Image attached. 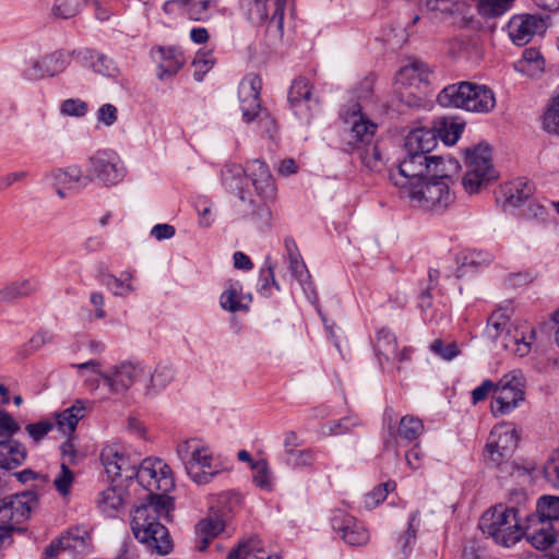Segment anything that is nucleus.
I'll return each instance as SVG.
<instances>
[{
    "mask_svg": "<svg viewBox=\"0 0 559 559\" xmlns=\"http://www.w3.org/2000/svg\"><path fill=\"white\" fill-rule=\"evenodd\" d=\"M88 175L106 186L117 185L126 174L124 166L114 151H98L88 159Z\"/></svg>",
    "mask_w": 559,
    "mask_h": 559,
    "instance_id": "obj_16",
    "label": "nucleus"
},
{
    "mask_svg": "<svg viewBox=\"0 0 559 559\" xmlns=\"http://www.w3.org/2000/svg\"><path fill=\"white\" fill-rule=\"evenodd\" d=\"M247 465L251 471V480L255 487L263 491H272L274 488V473L265 457L254 459L247 452Z\"/></svg>",
    "mask_w": 559,
    "mask_h": 559,
    "instance_id": "obj_28",
    "label": "nucleus"
},
{
    "mask_svg": "<svg viewBox=\"0 0 559 559\" xmlns=\"http://www.w3.org/2000/svg\"><path fill=\"white\" fill-rule=\"evenodd\" d=\"M544 66L545 60L539 50L531 47L523 51L522 58L516 64V69L520 72L534 75L537 72H542L544 70Z\"/></svg>",
    "mask_w": 559,
    "mask_h": 559,
    "instance_id": "obj_46",
    "label": "nucleus"
},
{
    "mask_svg": "<svg viewBox=\"0 0 559 559\" xmlns=\"http://www.w3.org/2000/svg\"><path fill=\"white\" fill-rule=\"evenodd\" d=\"M82 1L83 0H56L52 7V13L55 16L61 19H70L80 12Z\"/></svg>",
    "mask_w": 559,
    "mask_h": 559,
    "instance_id": "obj_58",
    "label": "nucleus"
},
{
    "mask_svg": "<svg viewBox=\"0 0 559 559\" xmlns=\"http://www.w3.org/2000/svg\"><path fill=\"white\" fill-rule=\"evenodd\" d=\"M430 350L444 360H452L461 353L455 342L444 343L440 338L430 344Z\"/></svg>",
    "mask_w": 559,
    "mask_h": 559,
    "instance_id": "obj_59",
    "label": "nucleus"
},
{
    "mask_svg": "<svg viewBox=\"0 0 559 559\" xmlns=\"http://www.w3.org/2000/svg\"><path fill=\"white\" fill-rule=\"evenodd\" d=\"M75 52V50H56L40 59H36L24 71V78L28 81H37L45 76H55L68 68Z\"/></svg>",
    "mask_w": 559,
    "mask_h": 559,
    "instance_id": "obj_17",
    "label": "nucleus"
},
{
    "mask_svg": "<svg viewBox=\"0 0 559 559\" xmlns=\"http://www.w3.org/2000/svg\"><path fill=\"white\" fill-rule=\"evenodd\" d=\"M465 164L467 171L462 183L466 192L476 193L483 186H487L497 178L491 164V148L488 144H478L465 150Z\"/></svg>",
    "mask_w": 559,
    "mask_h": 559,
    "instance_id": "obj_7",
    "label": "nucleus"
},
{
    "mask_svg": "<svg viewBox=\"0 0 559 559\" xmlns=\"http://www.w3.org/2000/svg\"><path fill=\"white\" fill-rule=\"evenodd\" d=\"M219 305L224 310L230 313H235L245 308V305L241 302V285L238 282L228 283V286L219 297Z\"/></svg>",
    "mask_w": 559,
    "mask_h": 559,
    "instance_id": "obj_48",
    "label": "nucleus"
},
{
    "mask_svg": "<svg viewBox=\"0 0 559 559\" xmlns=\"http://www.w3.org/2000/svg\"><path fill=\"white\" fill-rule=\"evenodd\" d=\"M396 488L394 480H388L383 484L378 485L365 496L364 504L367 509L376 508L380 502L384 501L388 493Z\"/></svg>",
    "mask_w": 559,
    "mask_h": 559,
    "instance_id": "obj_55",
    "label": "nucleus"
},
{
    "mask_svg": "<svg viewBox=\"0 0 559 559\" xmlns=\"http://www.w3.org/2000/svg\"><path fill=\"white\" fill-rule=\"evenodd\" d=\"M525 514L521 506H497L481 519L480 528L497 545L512 547L523 537Z\"/></svg>",
    "mask_w": 559,
    "mask_h": 559,
    "instance_id": "obj_4",
    "label": "nucleus"
},
{
    "mask_svg": "<svg viewBox=\"0 0 559 559\" xmlns=\"http://www.w3.org/2000/svg\"><path fill=\"white\" fill-rule=\"evenodd\" d=\"M477 11L483 17H498L508 12L514 0H474Z\"/></svg>",
    "mask_w": 559,
    "mask_h": 559,
    "instance_id": "obj_49",
    "label": "nucleus"
},
{
    "mask_svg": "<svg viewBox=\"0 0 559 559\" xmlns=\"http://www.w3.org/2000/svg\"><path fill=\"white\" fill-rule=\"evenodd\" d=\"M488 329L495 330V337L500 338L501 345L520 357L526 356L535 340V330L526 322L510 323L508 319L496 320L492 314L488 320Z\"/></svg>",
    "mask_w": 559,
    "mask_h": 559,
    "instance_id": "obj_8",
    "label": "nucleus"
},
{
    "mask_svg": "<svg viewBox=\"0 0 559 559\" xmlns=\"http://www.w3.org/2000/svg\"><path fill=\"white\" fill-rule=\"evenodd\" d=\"M523 537L534 548L545 550L556 542V532L550 522L531 521V514L525 513Z\"/></svg>",
    "mask_w": 559,
    "mask_h": 559,
    "instance_id": "obj_20",
    "label": "nucleus"
},
{
    "mask_svg": "<svg viewBox=\"0 0 559 559\" xmlns=\"http://www.w3.org/2000/svg\"><path fill=\"white\" fill-rule=\"evenodd\" d=\"M472 90L468 99V111L486 114L495 108L496 97L488 86L472 83Z\"/></svg>",
    "mask_w": 559,
    "mask_h": 559,
    "instance_id": "obj_36",
    "label": "nucleus"
},
{
    "mask_svg": "<svg viewBox=\"0 0 559 559\" xmlns=\"http://www.w3.org/2000/svg\"><path fill=\"white\" fill-rule=\"evenodd\" d=\"M361 421L357 416L348 415L340 418L338 420L329 421L323 426V433L328 436H338L350 432L356 427L360 426Z\"/></svg>",
    "mask_w": 559,
    "mask_h": 559,
    "instance_id": "obj_52",
    "label": "nucleus"
},
{
    "mask_svg": "<svg viewBox=\"0 0 559 559\" xmlns=\"http://www.w3.org/2000/svg\"><path fill=\"white\" fill-rule=\"evenodd\" d=\"M66 551L70 555H84L92 548V537L84 526H74L61 534Z\"/></svg>",
    "mask_w": 559,
    "mask_h": 559,
    "instance_id": "obj_33",
    "label": "nucleus"
},
{
    "mask_svg": "<svg viewBox=\"0 0 559 559\" xmlns=\"http://www.w3.org/2000/svg\"><path fill=\"white\" fill-rule=\"evenodd\" d=\"M247 177L253 187V197L249 200L247 217L258 229L269 227L272 213L270 205L275 201L277 188L267 165L253 159L247 165Z\"/></svg>",
    "mask_w": 559,
    "mask_h": 559,
    "instance_id": "obj_3",
    "label": "nucleus"
},
{
    "mask_svg": "<svg viewBox=\"0 0 559 559\" xmlns=\"http://www.w3.org/2000/svg\"><path fill=\"white\" fill-rule=\"evenodd\" d=\"M431 155L423 152H405V156L399 163L396 170H391L389 178L394 186L401 188V194L407 188L427 179Z\"/></svg>",
    "mask_w": 559,
    "mask_h": 559,
    "instance_id": "obj_12",
    "label": "nucleus"
},
{
    "mask_svg": "<svg viewBox=\"0 0 559 559\" xmlns=\"http://www.w3.org/2000/svg\"><path fill=\"white\" fill-rule=\"evenodd\" d=\"M316 452L312 449H288L285 451V463L293 468H305L313 464Z\"/></svg>",
    "mask_w": 559,
    "mask_h": 559,
    "instance_id": "obj_51",
    "label": "nucleus"
},
{
    "mask_svg": "<svg viewBox=\"0 0 559 559\" xmlns=\"http://www.w3.org/2000/svg\"><path fill=\"white\" fill-rule=\"evenodd\" d=\"M544 477L555 488H559V448L544 465Z\"/></svg>",
    "mask_w": 559,
    "mask_h": 559,
    "instance_id": "obj_63",
    "label": "nucleus"
},
{
    "mask_svg": "<svg viewBox=\"0 0 559 559\" xmlns=\"http://www.w3.org/2000/svg\"><path fill=\"white\" fill-rule=\"evenodd\" d=\"M53 186H64L67 189L81 190L92 182L90 175H83L81 167L73 165L66 169H53L47 175Z\"/></svg>",
    "mask_w": 559,
    "mask_h": 559,
    "instance_id": "obj_27",
    "label": "nucleus"
},
{
    "mask_svg": "<svg viewBox=\"0 0 559 559\" xmlns=\"http://www.w3.org/2000/svg\"><path fill=\"white\" fill-rule=\"evenodd\" d=\"M146 377L150 376L148 381L144 385V393L146 396H155L175 379V369L173 365L160 362L153 372L146 370Z\"/></svg>",
    "mask_w": 559,
    "mask_h": 559,
    "instance_id": "obj_34",
    "label": "nucleus"
},
{
    "mask_svg": "<svg viewBox=\"0 0 559 559\" xmlns=\"http://www.w3.org/2000/svg\"><path fill=\"white\" fill-rule=\"evenodd\" d=\"M524 402V380L520 372L503 376L491 395V413L495 417L510 414Z\"/></svg>",
    "mask_w": 559,
    "mask_h": 559,
    "instance_id": "obj_11",
    "label": "nucleus"
},
{
    "mask_svg": "<svg viewBox=\"0 0 559 559\" xmlns=\"http://www.w3.org/2000/svg\"><path fill=\"white\" fill-rule=\"evenodd\" d=\"M428 76L429 72L426 64L420 61H414L403 67L397 72L395 79L397 83L412 86L421 82H427Z\"/></svg>",
    "mask_w": 559,
    "mask_h": 559,
    "instance_id": "obj_41",
    "label": "nucleus"
},
{
    "mask_svg": "<svg viewBox=\"0 0 559 559\" xmlns=\"http://www.w3.org/2000/svg\"><path fill=\"white\" fill-rule=\"evenodd\" d=\"M177 454L185 465L187 474L195 484H207L219 473L210 450L201 447L197 439L186 440L178 444Z\"/></svg>",
    "mask_w": 559,
    "mask_h": 559,
    "instance_id": "obj_5",
    "label": "nucleus"
},
{
    "mask_svg": "<svg viewBox=\"0 0 559 559\" xmlns=\"http://www.w3.org/2000/svg\"><path fill=\"white\" fill-rule=\"evenodd\" d=\"M465 7L464 0H419L420 10L430 13L436 19H448L462 14Z\"/></svg>",
    "mask_w": 559,
    "mask_h": 559,
    "instance_id": "obj_31",
    "label": "nucleus"
},
{
    "mask_svg": "<svg viewBox=\"0 0 559 559\" xmlns=\"http://www.w3.org/2000/svg\"><path fill=\"white\" fill-rule=\"evenodd\" d=\"M245 170L240 165L226 166L222 170V181L230 191L236 192L240 200H243Z\"/></svg>",
    "mask_w": 559,
    "mask_h": 559,
    "instance_id": "obj_43",
    "label": "nucleus"
},
{
    "mask_svg": "<svg viewBox=\"0 0 559 559\" xmlns=\"http://www.w3.org/2000/svg\"><path fill=\"white\" fill-rule=\"evenodd\" d=\"M88 105L80 98H68L60 105V112L63 116L84 117L87 114Z\"/></svg>",
    "mask_w": 559,
    "mask_h": 559,
    "instance_id": "obj_60",
    "label": "nucleus"
},
{
    "mask_svg": "<svg viewBox=\"0 0 559 559\" xmlns=\"http://www.w3.org/2000/svg\"><path fill=\"white\" fill-rule=\"evenodd\" d=\"M43 495L36 487L8 496L15 513V524H21L31 518L32 512L38 508Z\"/></svg>",
    "mask_w": 559,
    "mask_h": 559,
    "instance_id": "obj_24",
    "label": "nucleus"
},
{
    "mask_svg": "<svg viewBox=\"0 0 559 559\" xmlns=\"http://www.w3.org/2000/svg\"><path fill=\"white\" fill-rule=\"evenodd\" d=\"M124 491L121 487L111 486L100 491L97 499L98 509L107 516L115 514L123 507Z\"/></svg>",
    "mask_w": 559,
    "mask_h": 559,
    "instance_id": "obj_37",
    "label": "nucleus"
},
{
    "mask_svg": "<svg viewBox=\"0 0 559 559\" xmlns=\"http://www.w3.org/2000/svg\"><path fill=\"white\" fill-rule=\"evenodd\" d=\"M484 461L487 467L497 468L501 476H511L516 471H523L524 473H530L534 469V467H523L521 468L512 461L513 455H504V451L498 450V448L490 447L489 443H486L484 448Z\"/></svg>",
    "mask_w": 559,
    "mask_h": 559,
    "instance_id": "obj_25",
    "label": "nucleus"
},
{
    "mask_svg": "<svg viewBox=\"0 0 559 559\" xmlns=\"http://www.w3.org/2000/svg\"><path fill=\"white\" fill-rule=\"evenodd\" d=\"M152 52L158 56L156 76L160 81L176 75L185 64L183 53L176 47L158 46Z\"/></svg>",
    "mask_w": 559,
    "mask_h": 559,
    "instance_id": "obj_22",
    "label": "nucleus"
},
{
    "mask_svg": "<svg viewBox=\"0 0 559 559\" xmlns=\"http://www.w3.org/2000/svg\"><path fill=\"white\" fill-rule=\"evenodd\" d=\"M331 526L350 546H364L369 542V532L365 525L343 510L333 512Z\"/></svg>",
    "mask_w": 559,
    "mask_h": 559,
    "instance_id": "obj_18",
    "label": "nucleus"
},
{
    "mask_svg": "<svg viewBox=\"0 0 559 559\" xmlns=\"http://www.w3.org/2000/svg\"><path fill=\"white\" fill-rule=\"evenodd\" d=\"M543 128L549 133H559V86L544 114Z\"/></svg>",
    "mask_w": 559,
    "mask_h": 559,
    "instance_id": "obj_54",
    "label": "nucleus"
},
{
    "mask_svg": "<svg viewBox=\"0 0 559 559\" xmlns=\"http://www.w3.org/2000/svg\"><path fill=\"white\" fill-rule=\"evenodd\" d=\"M217 5V0H188L186 7L187 16L195 22H206L212 16V10Z\"/></svg>",
    "mask_w": 559,
    "mask_h": 559,
    "instance_id": "obj_45",
    "label": "nucleus"
},
{
    "mask_svg": "<svg viewBox=\"0 0 559 559\" xmlns=\"http://www.w3.org/2000/svg\"><path fill=\"white\" fill-rule=\"evenodd\" d=\"M460 168L459 162L452 157L444 158L431 155L427 179L449 182L459 173Z\"/></svg>",
    "mask_w": 559,
    "mask_h": 559,
    "instance_id": "obj_35",
    "label": "nucleus"
},
{
    "mask_svg": "<svg viewBox=\"0 0 559 559\" xmlns=\"http://www.w3.org/2000/svg\"><path fill=\"white\" fill-rule=\"evenodd\" d=\"M247 80L249 81L251 92L250 105L247 107V126L261 136L274 139L277 133V122L260 98L262 79L259 75L250 74L247 76Z\"/></svg>",
    "mask_w": 559,
    "mask_h": 559,
    "instance_id": "obj_10",
    "label": "nucleus"
},
{
    "mask_svg": "<svg viewBox=\"0 0 559 559\" xmlns=\"http://www.w3.org/2000/svg\"><path fill=\"white\" fill-rule=\"evenodd\" d=\"M16 479L20 483H28V481H37V484L34 486V488H38V490L44 493L46 491V488L49 486V479L48 476L45 474L36 473L31 468H25L21 472H16L14 474Z\"/></svg>",
    "mask_w": 559,
    "mask_h": 559,
    "instance_id": "obj_61",
    "label": "nucleus"
},
{
    "mask_svg": "<svg viewBox=\"0 0 559 559\" xmlns=\"http://www.w3.org/2000/svg\"><path fill=\"white\" fill-rule=\"evenodd\" d=\"M223 530L224 523L217 518H207L201 520L195 527L198 536H210L212 538H215Z\"/></svg>",
    "mask_w": 559,
    "mask_h": 559,
    "instance_id": "obj_62",
    "label": "nucleus"
},
{
    "mask_svg": "<svg viewBox=\"0 0 559 559\" xmlns=\"http://www.w3.org/2000/svg\"><path fill=\"white\" fill-rule=\"evenodd\" d=\"M173 511L174 498L163 495L147 500L132 511V534L150 552L166 556L173 551L174 540L162 523V520L171 521Z\"/></svg>",
    "mask_w": 559,
    "mask_h": 559,
    "instance_id": "obj_1",
    "label": "nucleus"
},
{
    "mask_svg": "<svg viewBox=\"0 0 559 559\" xmlns=\"http://www.w3.org/2000/svg\"><path fill=\"white\" fill-rule=\"evenodd\" d=\"M437 145V135L433 130L418 128L412 130L405 138V152H423L428 155Z\"/></svg>",
    "mask_w": 559,
    "mask_h": 559,
    "instance_id": "obj_32",
    "label": "nucleus"
},
{
    "mask_svg": "<svg viewBox=\"0 0 559 559\" xmlns=\"http://www.w3.org/2000/svg\"><path fill=\"white\" fill-rule=\"evenodd\" d=\"M78 55L82 56L84 59H91L92 68L96 73L110 76L116 70L114 61L103 53L85 49L78 51Z\"/></svg>",
    "mask_w": 559,
    "mask_h": 559,
    "instance_id": "obj_50",
    "label": "nucleus"
},
{
    "mask_svg": "<svg viewBox=\"0 0 559 559\" xmlns=\"http://www.w3.org/2000/svg\"><path fill=\"white\" fill-rule=\"evenodd\" d=\"M27 457V450L23 443L14 439L0 441V468L5 471L21 466Z\"/></svg>",
    "mask_w": 559,
    "mask_h": 559,
    "instance_id": "obj_30",
    "label": "nucleus"
},
{
    "mask_svg": "<svg viewBox=\"0 0 559 559\" xmlns=\"http://www.w3.org/2000/svg\"><path fill=\"white\" fill-rule=\"evenodd\" d=\"M518 430L511 424L496 425L489 433L487 443L504 451V455H513L519 444Z\"/></svg>",
    "mask_w": 559,
    "mask_h": 559,
    "instance_id": "obj_26",
    "label": "nucleus"
},
{
    "mask_svg": "<svg viewBox=\"0 0 559 559\" xmlns=\"http://www.w3.org/2000/svg\"><path fill=\"white\" fill-rule=\"evenodd\" d=\"M216 60L211 50H199L192 61L194 68L193 78L197 82H201L204 75L213 68Z\"/></svg>",
    "mask_w": 559,
    "mask_h": 559,
    "instance_id": "obj_53",
    "label": "nucleus"
},
{
    "mask_svg": "<svg viewBox=\"0 0 559 559\" xmlns=\"http://www.w3.org/2000/svg\"><path fill=\"white\" fill-rule=\"evenodd\" d=\"M472 91V82L461 81L449 84L438 94L437 102L442 107L461 108L468 111Z\"/></svg>",
    "mask_w": 559,
    "mask_h": 559,
    "instance_id": "obj_23",
    "label": "nucleus"
},
{
    "mask_svg": "<svg viewBox=\"0 0 559 559\" xmlns=\"http://www.w3.org/2000/svg\"><path fill=\"white\" fill-rule=\"evenodd\" d=\"M491 261L489 254H483L481 252L472 251L460 258L461 265L457 269V277L466 274V270H476L483 264H488Z\"/></svg>",
    "mask_w": 559,
    "mask_h": 559,
    "instance_id": "obj_57",
    "label": "nucleus"
},
{
    "mask_svg": "<svg viewBox=\"0 0 559 559\" xmlns=\"http://www.w3.org/2000/svg\"><path fill=\"white\" fill-rule=\"evenodd\" d=\"M39 285L35 280L14 282L0 290V302H12L19 298L27 297L37 292Z\"/></svg>",
    "mask_w": 559,
    "mask_h": 559,
    "instance_id": "obj_40",
    "label": "nucleus"
},
{
    "mask_svg": "<svg viewBox=\"0 0 559 559\" xmlns=\"http://www.w3.org/2000/svg\"><path fill=\"white\" fill-rule=\"evenodd\" d=\"M100 461L112 483L116 480L127 483L136 477L140 463L136 460H131L123 450L115 444L107 445L102 450Z\"/></svg>",
    "mask_w": 559,
    "mask_h": 559,
    "instance_id": "obj_14",
    "label": "nucleus"
},
{
    "mask_svg": "<svg viewBox=\"0 0 559 559\" xmlns=\"http://www.w3.org/2000/svg\"><path fill=\"white\" fill-rule=\"evenodd\" d=\"M132 280L130 272H122L120 277L112 274H102L99 283L110 290L115 296L126 297L135 288L129 283Z\"/></svg>",
    "mask_w": 559,
    "mask_h": 559,
    "instance_id": "obj_42",
    "label": "nucleus"
},
{
    "mask_svg": "<svg viewBox=\"0 0 559 559\" xmlns=\"http://www.w3.org/2000/svg\"><path fill=\"white\" fill-rule=\"evenodd\" d=\"M280 289L277 283L274 280V273L272 267H267L265 270H261L260 276L257 283V290L263 297H269L272 295V289Z\"/></svg>",
    "mask_w": 559,
    "mask_h": 559,
    "instance_id": "obj_64",
    "label": "nucleus"
},
{
    "mask_svg": "<svg viewBox=\"0 0 559 559\" xmlns=\"http://www.w3.org/2000/svg\"><path fill=\"white\" fill-rule=\"evenodd\" d=\"M342 120L350 124L344 138L346 150L356 153L362 165L371 171H380L384 158L377 142L373 141L378 126L360 112L358 104L353 105L342 114Z\"/></svg>",
    "mask_w": 559,
    "mask_h": 559,
    "instance_id": "obj_2",
    "label": "nucleus"
},
{
    "mask_svg": "<svg viewBox=\"0 0 559 559\" xmlns=\"http://www.w3.org/2000/svg\"><path fill=\"white\" fill-rule=\"evenodd\" d=\"M311 90L312 86L309 80L302 76L295 79L288 90L289 106L300 119L308 120L310 118Z\"/></svg>",
    "mask_w": 559,
    "mask_h": 559,
    "instance_id": "obj_21",
    "label": "nucleus"
},
{
    "mask_svg": "<svg viewBox=\"0 0 559 559\" xmlns=\"http://www.w3.org/2000/svg\"><path fill=\"white\" fill-rule=\"evenodd\" d=\"M397 347L395 335L386 328H382L377 332L374 349L379 356L380 364L382 358L390 361L391 355H395Z\"/></svg>",
    "mask_w": 559,
    "mask_h": 559,
    "instance_id": "obj_44",
    "label": "nucleus"
},
{
    "mask_svg": "<svg viewBox=\"0 0 559 559\" xmlns=\"http://www.w3.org/2000/svg\"><path fill=\"white\" fill-rule=\"evenodd\" d=\"M85 416V406L84 403L80 400L75 401V403L62 411L61 413L56 415L55 426L59 428L63 433H72L74 432L80 419Z\"/></svg>",
    "mask_w": 559,
    "mask_h": 559,
    "instance_id": "obj_38",
    "label": "nucleus"
},
{
    "mask_svg": "<svg viewBox=\"0 0 559 559\" xmlns=\"http://www.w3.org/2000/svg\"><path fill=\"white\" fill-rule=\"evenodd\" d=\"M544 26L539 16L522 14L513 16L508 24L511 40L518 46L528 44L539 28Z\"/></svg>",
    "mask_w": 559,
    "mask_h": 559,
    "instance_id": "obj_19",
    "label": "nucleus"
},
{
    "mask_svg": "<svg viewBox=\"0 0 559 559\" xmlns=\"http://www.w3.org/2000/svg\"><path fill=\"white\" fill-rule=\"evenodd\" d=\"M534 193V185L523 178L509 182L501 189L503 206L519 207Z\"/></svg>",
    "mask_w": 559,
    "mask_h": 559,
    "instance_id": "obj_29",
    "label": "nucleus"
},
{
    "mask_svg": "<svg viewBox=\"0 0 559 559\" xmlns=\"http://www.w3.org/2000/svg\"><path fill=\"white\" fill-rule=\"evenodd\" d=\"M531 521H559V497L545 495L537 499L535 512L530 513Z\"/></svg>",
    "mask_w": 559,
    "mask_h": 559,
    "instance_id": "obj_39",
    "label": "nucleus"
},
{
    "mask_svg": "<svg viewBox=\"0 0 559 559\" xmlns=\"http://www.w3.org/2000/svg\"><path fill=\"white\" fill-rule=\"evenodd\" d=\"M146 373V369L141 362L121 361L109 370L99 372V377L108 386L110 393L122 394L135 382L145 378Z\"/></svg>",
    "mask_w": 559,
    "mask_h": 559,
    "instance_id": "obj_15",
    "label": "nucleus"
},
{
    "mask_svg": "<svg viewBox=\"0 0 559 559\" xmlns=\"http://www.w3.org/2000/svg\"><path fill=\"white\" fill-rule=\"evenodd\" d=\"M419 526H420L419 511L416 510L409 514L407 530L405 531L403 536H401V538H400V543L402 544V549L404 552L412 550V548L415 544V540H416V534H417Z\"/></svg>",
    "mask_w": 559,
    "mask_h": 559,
    "instance_id": "obj_56",
    "label": "nucleus"
},
{
    "mask_svg": "<svg viewBox=\"0 0 559 559\" xmlns=\"http://www.w3.org/2000/svg\"><path fill=\"white\" fill-rule=\"evenodd\" d=\"M392 412L391 408H386L384 413V421L388 425L389 437L384 439L383 451L384 453L391 452L393 457L396 459L399 455V441L403 440L409 443L417 440L424 432V424L418 417L406 415L400 419L399 426L395 427L391 416Z\"/></svg>",
    "mask_w": 559,
    "mask_h": 559,
    "instance_id": "obj_13",
    "label": "nucleus"
},
{
    "mask_svg": "<svg viewBox=\"0 0 559 559\" xmlns=\"http://www.w3.org/2000/svg\"><path fill=\"white\" fill-rule=\"evenodd\" d=\"M401 195L407 198L413 206L435 213L445 211L454 201L449 182L442 180L425 179Z\"/></svg>",
    "mask_w": 559,
    "mask_h": 559,
    "instance_id": "obj_6",
    "label": "nucleus"
},
{
    "mask_svg": "<svg viewBox=\"0 0 559 559\" xmlns=\"http://www.w3.org/2000/svg\"><path fill=\"white\" fill-rule=\"evenodd\" d=\"M373 83L374 80L372 76H365L361 81H359L352 90L353 99L348 105H344L340 110V117L342 118V114L349 109L353 105L358 104L361 108V104L364 102H368L373 96Z\"/></svg>",
    "mask_w": 559,
    "mask_h": 559,
    "instance_id": "obj_47",
    "label": "nucleus"
},
{
    "mask_svg": "<svg viewBox=\"0 0 559 559\" xmlns=\"http://www.w3.org/2000/svg\"><path fill=\"white\" fill-rule=\"evenodd\" d=\"M135 479L148 492L147 500L156 496H168L175 487L170 467L160 459L147 457L139 464Z\"/></svg>",
    "mask_w": 559,
    "mask_h": 559,
    "instance_id": "obj_9",
    "label": "nucleus"
}]
</instances>
